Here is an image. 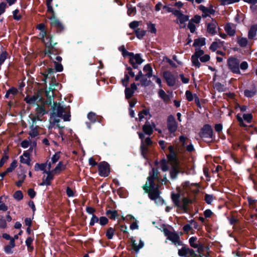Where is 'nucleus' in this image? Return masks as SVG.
Instances as JSON below:
<instances>
[{
	"mask_svg": "<svg viewBox=\"0 0 257 257\" xmlns=\"http://www.w3.org/2000/svg\"><path fill=\"white\" fill-rule=\"evenodd\" d=\"M50 121L52 127L56 126L59 128H63L65 126L62 122V118L64 121H70V112L69 109L65 105H62L59 102H53L52 106Z\"/></svg>",
	"mask_w": 257,
	"mask_h": 257,
	"instance_id": "obj_1",
	"label": "nucleus"
},
{
	"mask_svg": "<svg viewBox=\"0 0 257 257\" xmlns=\"http://www.w3.org/2000/svg\"><path fill=\"white\" fill-rule=\"evenodd\" d=\"M171 198L176 206L182 208L185 212H187L188 204L191 203V201L188 199L187 196H185V195H181L179 193L176 194L172 193Z\"/></svg>",
	"mask_w": 257,
	"mask_h": 257,
	"instance_id": "obj_2",
	"label": "nucleus"
},
{
	"mask_svg": "<svg viewBox=\"0 0 257 257\" xmlns=\"http://www.w3.org/2000/svg\"><path fill=\"white\" fill-rule=\"evenodd\" d=\"M148 188V183L144 184L143 186L145 192L148 193L149 198L151 200H154L156 204L162 205L164 201L160 196L161 192L159 188L150 189Z\"/></svg>",
	"mask_w": 257,
	"mask_h": 257,
	"instance_id": "obj_3",
	"label": "nucleus"
},
{
	"mask_svg": "<svg viewBox=\"0 0 257 257\" xmlns=\"http://www.w3.org/2000/svg\"><path fill=\"white\" fill-rule=\"evenodd\" d=\"M199 137L205 142L210 143L215 139L213 129L210 124H206L201 128Z\"/></svg>",
	"mask_w": 257,
	"mask_h": 257,
	"instance_id": "obj_4",
	"label": "nucleus"
},
{
	"mask_svg": "<svg viewBox=\"0 0 257 257\" xmlns=\"http://www.w3.org/2000/svg\"><path fill=\"white\" fill-rule=\"evenodd\" d=\"M240 61L234 56H230L227 60V66L228 69L233 74H241L239 69Z\"/></svg>",
	"mask_w": 257,
	"mask_h": 257,
	"instance_id": "obj_5",
	"label": "nucleus"
},
{
	"mask_svg": "<svg viewBox=\"0 0 257 257\" xmlns=\"http://www.w3.org/2000/svg\"><path fill=\"white\" fill-rule=\"evenodd\" d=\"M159 172L158 169H156L155 168H153L152 169V174H150V175L148 177L147 181L146 183H148V188L154 189V188H159V186L158 185H156L155 181L157 180L159 181L158 174Z\"/></svg>",
	"mask_w": 257,
	"mask_h": 257,
	"instance_id": "obj_6",
	"label": "nucleus"
},
{
	"mask_svg": "<svg viewBox=\"0 0 257 257\" xmlns=\"http://www.w3.org/2000/svg\"><path fill=\"white\" fill-rule=\"evenodd\" d=\"M48 111L45 110L43 105H40L37 104V107L36 109V114L32 117V127H34V125L36 123L38 120L41 121V117L45 114L47 113Z\"/></svg>",
	"mask_w": 257,
	"mask_h": 257,
	"instance_id": "obj_7",
	"label": "nucleus"
},
{
	"mask_svg": "<svg viewBox=\"0 0 257 257\" xmlns=\"http://www.w3.org/2000/svg\"><path fill=\"white\" fill-rule=\"evenodd\" d=\"M53 36L51 35L48 36L46 38V39L48 40L47 42L46 43V50L45 51V54H48L50 58L52 60V57L51 56L52 54L54 53L55 49L54 46L57 44V43H53L52 41Z\"/></svg>",
	"mask_w": 257,
	"mask_h": 257,
	"instance_id": "obj_8",
	"label": "nucleus"
},
{
	"mask_svg": "<svg viewBox=\"0 0 257 257\" xmlns=\"http://www.w3.org/2000/svg\"><path fill=\"white\" fill-rule=\"evenodd\" d=\"M42 97L41 93L39 92H37L33 96H27L25 98V100L27 103L30 104H36L37 105L38 102L42 101Z\"/></svg>",
	"mask_w": 257,
	"mask_h": 257,
	"instance_id": "obj_9",
	"label": "nucleus"
},
{
	"mask_svg": "<svg viewBox=\"0 0 257 257\" xmlns=\"http://www.w3.org/2000/svg\"><path fill=\"white\" fill-rule=\"evenodd\" d=\"M205 247L201 242L194 243V257H202L204 255Z\"/></svg>",
	"mask_w": 257,
	"mask_h": 257,
	"instance_id": "obj_10",
	"label": "nucleus"
},
{
	"mask_svg": "<svg viewBox=\"0 0 257 257\" xmlns=\"http://www.w3.org/2000/svg\"><path fill=\"white\" fill-rule=\"evenodd\" d=\"M167 126L169 131L171 133H174L177 130V124L175 117L172 115L168 116Z\"/></svg>",
	"mask_w": 257,
	"mask_h": 257,
	"instance_id": "obj_11",
	"label": "nucleus"
},
{
	"mask_svg": "<svg viewBox=\"0 0 257 257\" xmlns=\"http://www.w3.org/2000/svg\"><path fill=\"white\" fill-rule=\"evenodd\" d=\"M51 21L52 27L57 29L58 31L61 32L64 30V27L61 22L56 17H51L49 18Z\"/></svg>",
	"mask_w": 257,
	"mask_h": 257,
	"instance_id": "obj_12",
	"label": "nucleus"
},
{
	"mask_svg": "<svg viewBox=\"0 0 257 257\" xmlns=\"http://www.w3.org/2000/svg\"><path fill=\"white\" fill-rule=\"evenodd\" d=\"M98 171L101 175L107 176L109 172V165L106 162L101 163L98 166Z\"/></svg>",
	"mask_w": 257,
	"mask_h": 257,
	"instance_id": "obj_13",
	"label": "nucleus"
},
{
	"mask_svg": "<svg viewBox=\"0 0 257 257\" xmlns=\"http://www.w3.org/2000/svg\"><path fill=\"white\" fill-rule=\"evenodd\" d=\"M198 9L202 11V17L206 18L209 16L210 15H214L215 11L214 10L208 9V8L205 7L203 5H200L198 6Z\"/></svg>",
	"mask_w": 257,
	"mask_h": 257,
	"instance_id": "obj_14",
	"label": "nucleus"
},
{
	"mask_svg": "<svg viewBox=\"0 0 257 257\" xmlns=\"http://www.w3.org/2000/svg\"><path fill=\"white\" fill-rule=\"evenodd\" d=\"M164 77L169 86H174L175 84V79L172 74L168 71L164 73Z\"/></svg>",
	"mask_w": 257,
	"mask_h": 257,
	"instance_id": "obj_15",
	"label": "nucleus"
},
{
	"mask_svg": "<svg viewBox=\"0 0 257 257\" xmlns=\"http://www.w3.org/2000/svg\"><path fill=\"white\" fill-rule=\"evenodd\" d=\"M131 243L132 249L136 252H138L141 248L143 247L144 245V243L143 241L140 240L139 244H138L136 242V240L133 238L131 239Z\"/></svg>",
	"mask_w": 257,
	"mask_h": 257,
	"instance_id": "obj_16",
	"label": "nucleus"
},
{
	"mask_svg": "<svg viewBox=\"0 0 257 257\" xmlns=\"http://www.w3.org/2000/svg\"><path fill=\"white\" fill-rule=\"evenodd\" d=\"M178 254L181 256H186L189 254L192 255L193 254V252L186 245H183L182 248L181 249H179Z\"/></svg>",
	"mask_w": 257,
	"mask_h": 257,
	"instance_id": "obj_17",
	"label": "nucleus"
},
{
	"mask_svg": "<svg viewBox=\"0 0 257 257\" xmlns=\"http://www.w3.org/2000/svg\"><path fill=\"white\" fill-rule=\"evenodd\" d=\"M232 27H234V25L230 23H227L226 24L224 27V30L227 33V35L229 36H233L236 32L234 28H232Z\"/></svg>",
	"mask_w": 257,
	"mask_h": 257,
	"instance_id": "obj_18",
	"label": "nucleus"
},
{
	"mask_svg": "<svg viewBox=\"0 0 257 257\" xmlns=\"http://www.w3.org/2000/svg\"><path fill=\"white\" fill-rule=\"evenodd\" d=\"M217 23L216 21L214 23H210L207 24V31L208 33L212 35H214L217 33L216 29Z\"/></svg>",
	"mask_w": 257,
	"mask_h": 257,
	"instance_id": "obj_19",
	"label": "nucleus"
},
{
	"mask_svg": "<svg viewBox=\"0 0 257 257\" xmlns=\"http://www.w3.org/2000/svg\"><path fill=\"white\" fill-rule=\"evenodd\" d=\"M168 239L171 240L176 245L181 244L179 236L176 233H169L168 236Z\"/></svg>",
	"mask_w": 257,
	"mask_h": 257,
	"instance_id": "obj_20",
	"label": "nucleus"
},
{
	"mask_svg": "<svg viewBox=\"0 0 257 257\" xmlns=\"http://www.w3.org/2000/svg\"><path fill=\"white\" fill-rule=\"evenodd\" d=\"M172 166V170L170 172V176L172 179H174L176 178L178 173H179L178 168L177 166V161L176 163L171 162Z\"/></svg>",
	"mask_w": 257,
	"mask_h": 257,
	"instance_id": "obj_21",
	"label": "nucleus"
},
{
	"mask_svg": "<svg viewBox=\"0 0 257 257\" xmlns=\"http://www.w3.org/2000/svg\"><path fill=\"white\" fill-rule=\"evenodd\" d=\"M204 188L199 183H194V203L195 201V199L197 196L195 194H198L199 193L203 192Z\"/></svg>",
	"mask_w": 257,
	"mask_h": 257,
	"instance_id": "obj_22",
	"label": "nucleus"
},
{
	"mask_svg": "<svg viewBox=\"0 0 257 257\" xmlns=\"http://www.w3.org/2000/svg\"><path fill=\"white\" fill-rule=\"evenodd\" d=\"M130 62L131 63L135 62L137 64H141L143 62V60L140 56V54H134L133 53L131 57H130Z\"/></svg>",
	"mask_w": 257,
	"mask_h": 257,
	"instance_id": "obj_23",
	"label": "nucleus"
},
{
	"mask_svg": "<svg viewBox=\"0 0 257 257\" xmlns=\"http://www.w3.org/2000/svg\"><path fill=\"white\" fill-rule=\"evenodd\" d=\"M169 150L170 152V154L168 156V159L170 162L176 163L177 161L176 158V154L174 150L173 146H170L169 147Z\"/></svg>",
	"mask_w": 257,
	"mask_h": 257,
	"instance_id": "obj_24",
	"label": "nucleus"
},
{
	"mask_svg": "<svg viewBox=\"0 0 257 257\" xmlns=\"http://www.w3.org/2000/svg\"><path fill=\"white\" fill-rule=\"evenodd\" d=\"M256 93V89L255 86L253 84L251 90L245 89L244 91V95L245 97L251 98L254 96Z\"/></svg>",
	"mask_w": 257,
	"mask_h": 257,
	"instance_id": "obj_25",
	"label": "nucleus"
},
{
	"mask_svg": "<svg viewBox=\"0 0 257 257\" xmlns=\"http://www.w3.org/2000/svg\"><path fill=\"white\" fill-rule=\"evenodd\" d=\"M44 173L47 174L48 176L45 180L40 183L41 186L49 185H50V181L53 179V175L52 173L50 171H45Z\"/></svg>",
	"mask_w": 257,
	"mask_h": 257,
	"instance_id": "obj_26",
	"label": "nucleus"
},
{
	"mask_svg": "<svg viewBox=\"0 0 257 257\" xmlns=\"http://www.w3.org/2000/svg\"><path fill=\"white\" fill-rule=\"evenodd\" d=\"M143 130L145 134L149 136L151 135L153 132V128L148 121H147L143 125Z\"/></svg>",
	"mask_w": 257,
	"mask_h": 257,
	"instance_id": "obj_27",
	"label": "nucleus"
},
{
	"mask_svg": "<svg viewBox=\"0 0 257 257\" xmlns=\"http://www.w3.org/2000/svg\"><path fill=\"white\" fill-rule=\"evenodd\" d=\"M257 31V24L252 25L248 31V38L252 39L256 36Z\"/></svg>",
	"mask_w": 257,
	"mask_h": 257,
	"instance_id": "obj_28",
	"label": "nucleus"
},
{
	"mask_svg": "<svg viewBox=\"0 0 257 257\" xmlns=\"http://www.w3.org/2000/svg\"><path fill=\"white\" fill-rule=\"evenodd\" d=\"M30 154L28 152H25L23 155L20 157V161L22 163L30 165Z\"/></svg>",
	"mask_w": 257,
	"mask_h": 257,
	"instance_id": "obj_29",
	"label": "nucleus"
},
{
	"mask_svg": "<svg viewBox=\"0 0 257 257\" xmlns=\"http://www.w3.org/2000/svg\"><path fill=\"white\" fill-rule=\"evenodd\" d=\"M205 38H197L194 40V47H202L205 45Z\"/></svg>",
	"mask_w": 257,
	"mask_h": 257,
	"instance_id": "obj_30",
	"label": "nucleus"
},
{
	"mask_svg": "<svg viewBox=\"0 0 257 257\" xmlns=\"http://www.w3.org/2000/svg\"><path fill=\"white\" fill-rule=\"evenodd\" d=\"M18 93V90L17 89L15 88H12L10 89H9L5 97L6 98H9L10 99H12L14 98L15 95H16Z\"/></svg>",
	"mask_w": 257,
	"mask_h": 257,
	"instance_id": "obj_31",
	"label": "nucleus"
},
{
	"mask_svg": "<svg viewBox=\"0 0 257 257\" xmlns=\"http://www.w3.org/2000/svg\"><path fill=\"white\" fill-rule=\"evenodd\" d=\"M237 43L241 47H245L247 45L248 40L246 38L238 36L237 38Z\"/></svg>",
	"mask_w": 257,
	"mask_h": 257,
	"instance_id": "obj_32",
	"label": "nucleus"
},
{
	"mask_svg": "<svg viewBox=\"0 0 257 257\" xmlns=\"http://www.w3.org/2000/svg\"><path fill=\"white\" fill-rule=\"evenodd\" d=\"M189 20V17L188 16H186L184 15H182L181 17H180L177 20V23H179L180 24L181 28H184L185 27V25L184 23L186 22H187Z\"/></svg>",
	"mask_w": 257,
	"mask_h": 257,
	"instance_id": "obj_33",
	"label": "nucleus"
},
{
	"mask_svg": "<svg viewBox=\"0 0 257 257\" xmlns=\"http://www.w3.org/2000/svg\"><path fill=\"white\" fill-rule=\"evenodd\" d=\"M143 71L146 73L145 76L150 78L152 76V68L150 64L146 65L144 67Z\"/></svg>",
	"mask_w": 257,
	"mask_h": 257,
	"instance_id": "obj_34",
	"label": "nucleus"
},
{
	"mask_svg": "<svg viewBox=\"0 0 257 257\" xmlns=\"http://www.w3.org/2000/svg\"><path fill=\"white\" fill-rule=\"evenodd\" d=\"M215 199L216 197L213 194H205L204 200L205 202L208 204H211L213 201Z\"/></svg>",
	"mask_w": 257,
	"mask_h": 257,
	"instance_id": "obj_35",
	"label": "nucleus"
},
{
	"mask_svg": "<svg viewBox=\"0 0 257 257\" xmlns=\"http://www.w3.org/2000/svg\"><path fill=\"white\" fill-rule=\"evenodd\" d=\"M219 43L217 42H213L211 44L209 49L213 52H215L218 47H220V45H222L223 42L221 41L220 40H218Z\"/></svg>",
	"mask_w": 257,
	"mask_h": 257,
	"instance_id": "obj_36",
	"label": "nucleus"
},
{
	"mask_svg": "<svg viewBox=\"0 0 257 257\" xmlns=\"http://www.w3.org/2000/svg\"><path fill=\"white\" fill-rule=\"evenodd\" d=\"M65 169V166L62 162H60L55 167V168L51 172L55 174L59 173L61 171Z\"/></svg>",
	"mask_w": 257,
	"mask_h": 257,
	"instance_id": "obj_37",
	"label": "nucleus"
},
{
	"mask_svg": "<svg viewBox=\"0 0 257 257\" xmlns=\"http://www.w3.org/2000/svg\"><path fill=\"white\" fill-rule=\"evenodd\" d=\"M15 243L14 239H11L10 240V244L5 247V251L7 253H11L12 252L11 249L12 248L15 247Z\"/></svg>",
	"mask_w": 257,
	"mask_h": 257,
	"instance_id": "obj_38",
	"label": "nucleus"
},
{
	"mask_svg": "<svg viewBox=\"0 0 257 257\" xmlns=\"http://www.w3.org/2000/svg\"><path fill=\"white\" fill-rule=\"evenodd\" d=\"M60 158V154L59 153H56L54 155H53L51 158V162H50L48 164L49 170L50 169L51 167V164H54Z\"/></svg>",
	"mask_w": 257,
	"mask_h": 257,
	"instance_id": "obj_39",
	"label": "nucleus"
},
{
	"mask_svg": "<svg viewBox=\"0 0 257 257\" xmlns=\"http://www.w3.org/2000/svg\"><path fill=\"white\" fill-rule=\"evenodd\" d=\"M135 33L137 38L141 39L145 35L146 31L140 29H137L135 30Z\"/></svg>",
	"mask_w": 257,
	"mask_h": 257,
	"instance_id": "obj_40",
	"label": "nucleus"
},
{
	"mask_svg": "<svg viewBox=\"0 0 257 257\" xmlns=\"http://www.w3.org/2000/svg\"><path fill=\"white\" fill-rule=\"evenodd\" d=\"M106 214L109 216V217L110 219H114L115 218V217L117 216V211H111L110 210H107L106 212Z\"/></svg>",
	"mask_w": 257,
	"mask_h": 257,
	"instance_id": "obj_41",
	"label": "nucleus"
},
{
	"mask_svg": "<svg viewBox=\"0 0 257 257\" xmlns=\"http://www.w3.org/2000/svg\"><path fill=\"white\" fill-rule=\"evenodd\" d=\"M134 93V91L130 88L126 87L125 89V95L126 99L130 98Z\"/></svg>",
	"mask_w": 257,
	"mask_h": 257,
	"instance_id": "obj_42",
	"label": "nucleus"
},
{
	"mask_svg": "<svg viewBox=\"0 0 257 257\" xmlns=\"http://www.w3.org/2000/svg\"><path fill=\"white\" fill-rule=\"evenodd\" d=\"M204 51L203 50H201L200 48H196L195 52L194 54L195 55V58H199L202 56L204 55Z\"/></svg>",
	"mask_w": 257,
	"mask_h": 257,
	"instance_id": "obj_43",
	"label": "nucleus"
},
{
	"mask_svg": "<svg viewBox=\"0 0 257 257\" xmlns=\"http://www.w3.org/2000/svg\"><path fill=\"white\" fill-rule=\"evenodd\" d=\"M159 96L166 102L169 100L170 98L168 95L166 94L165 91L163 90H161L159 92Z\"/></svg>",
	"mask_w": 257,
	"mask_h": 257,
	"instance_id": "obj_44",
	"label": "nucleus"
},
{
	"mask_svg": "<svg viewBox=\"0 0 257 257\" xmlns=\"http://www.w3.org/2000/svg\"><path fill=\"white\" fill-rule=\"evenodd\" d=\"M141 150L142 155L144 157H145V156L148 152V148L146 146L144 145L143 141H142V142H141Z\"/></svg>",
	"mask_w": 257,
	"mask_h": 257,
	"instance_id": "obj_45",
	"label": "nucleus"
},
{
	"mask_svg": "<svg viewBox=\"0 0 257 257\" xmlns=\"http://www.w3.org/2000/svg\"><path fill=\"white\" fill-rule=\"evenodd\" d=\"M14 197L16 200L20 201L23 198V195L21 191H17L14 194Z\"/></svg>",
	"mask_w": 257,
	"mask_h": 257,
	"instance_id": "obj_46",
	"label": "nucleus"
},
{
	"mask_svg": "<svg viewBox=\"0 0 257 257\" xmlns=\"http://www.w3.org/2000/svg\"><path fill=\"white\" fill-rule=\"evenodd\" d=\"M243 118L247 123H250L252 121L253 116L251 113L243 114Z\"/></svg>",
	"mask_w": 257,
	"mask_h": 257,
	"instance_id": "obj_47",
	"label": "nucleus"
},
{
	"mask_svg": "<svg viewBox=\"0 0 257 257\" xmlns=\"http://www.w3.org/2000/svg\"><path fill=\"white\" fill-rule=\"evenodd\" d=\"M50 78L51 79V81L48 89L50 90H54L55 89V87L58 85V83L56 82L54 77H52Z\"/></svg>",
	"mask_w": 257,
	"mask_h": 257,
	"instance_id": "obj_48",
	"label": "nucleus"
},
{
	"mask_svg": "<svg viewBox=\"0 0 257 257\" xmlns=\"http://www.w3.org/2000/svg\"><path fill=\"white\" fill-rule=\"evenodd\" d=\"M147 76H144L143 78H142L141 80V84L142 86H148L151 83V81L149 80H148L147 78H146Z\"/></svg>",
	"mask_w": 257,
	"mask_h": 257,
	"instance_id": "obj_49",
	"label": "nucleus"
},
{
	"mask_svg": "<svg viewBox=\"0 0 257 257\" xmlns=\"http://www.w3.org/2000/svg\"><path fill=\"white\" fill-rule=\"evenodd\" d=\"M114 229L112 227L109 228L106 232V235L108 239H111L114 234Z\"/></svg>",
	"mask_w": 257,
	"mask_h": 257,
	"instance_id": "obj_50",
	"label": "nucleus"
},
{
	"mask_svg": "<svg viewBox=\"0 0 257 257\" xmlns=\"http://www.w3.org/2000/svg\"><path fill=\"white\" fill-rule=\"evenodd\" d=\"M46 167V165L45 164H36L35 166V169L36 171H38L40 170H42V171H44V172H45V171H46L45 170Z\"/></svg>",
	"mask_w": 257,
	"mask_h": 257,
	"instance_id": "obj_51",
	"label": "nucleus"
},
{
	"mask_svg": "<svg viewBox=\"0 0 257 257\" xmlns=\"http://www.w3.org/2000/svg\"><path fill=\"white\" fill-rule=\"evenodd\" d=\"M17 166V162L14 160L11 164L10 166L7 169V172L10 173L13 171V170Z\"/></svg>",
	"mask_w": 257,
	"mask_h": 257,
	"instance_id": "obj_52",
	"label": "nucleus"
},
{
	"mask_svg": "<svg viewBox=\"0 0 257 257\" xmlns=\"http://www.w3.org/2000/svg\"><path fill=\"white\" fill-rule=\"evenodd\" d=\"M199 59L201 62L205 63L210 60V57L208 54H205L200 57Z\"/></svg>",
	"mask_w": 257,
	"mask_h": 257,
	"instance_id": "obj_53",
	"label": "nucleus"
},
{
	"mask_svg": "<svg viewBox=\"0 0 257 257\" xmlns=\"http://www.w3.org/2000/svg\"><path fill=\"white\" fill-rule=\"evenodd\" d=\"M240 0H222L221 4L222 5H229L235 3H237Z\"/></svg>",
	"mask_w": 257,
	"mask_h": 257,
	"instance_id": "obj_54",
	"label": "nucleus"
},
{
	"mask_svg": "<svg viewBox=\"0 0 257 257\" xmlns=\"http://www.w3.org/2000/svg\"><path fill=\"white\" fill-rule=\"evenodd\" d=\"M248 67V64L246 61H242L239 63V69L242 70H246Z\"/></svg>",
	"mask_w": 257,
	"mask_h": 257,
	"instance_id": "obj_55",
	"label": "nucleus"
},
{
	"mask_svg": "<svg viewBox=\"0 0 257 257\" xmlns=\"http://www.w3.org/2000/svg\"><path fill=\"white\" fill-rule=\"evenodd\" d=\"M32 241L33 239L31 237H28L26 240V245L31 250L33 249V247L31 245Z\"/></svg>",
	"mask_w": 257,
	"mask_h": 257,
	"instance_id": "obj_56",
	"label": "nucleus"
},
{
	"mask_svg": "<svg viewBox=\"0 0 257 257\" xmlns=\"http://www.w3.org/2000/svg\"><path fill=\"white\" fill-rule=\"evenodd\" d=\"M87 117L92 122H94L96 121L95 114L93 112H89L88 114Z\"/></svg>",
	"mask_w": 257,
	"mask_h": 257,
	"instance_id": "obj_57",
	"label": "nucleus"
},
{
	"mask_svg": "<svg viewBox=\"0 0 257 257\" xmlns=\"http://www.w3.org/2000/svg\"><path fill=\"white\" fill-rule=\"evenodd\" d=\"M213 214V213L209 209H207L204 211V215L206 218H210Z\"/></svg>",
	"mask_w": 257,
	"mask_h": 257,
	"instance_id": "obj_58",
	"label": "nucleus"
},
{
	"mask_svg": "<svg viewBox=\"0 0 257 257\" xmlns=\"http://www.w3.org/2000/svg\"><path fill=\"white\" fill-rule=\"evenodd\" d=\"M161 168L163 171H166L168 170L169 167L168 164L165 160H162L161 161Z\"/></svg>",
	"mask_w": 257,
	"mask_h": 257,
	"instance_id": "obj_59",
	"label": "nucleus"
},
{
	"mask_svg": "<svg viewBox=\"0 0 257 257\" xmlns=\"http://www.w3.org/2000/svg\"><path fill=\"white\" fill-rule=\"evenodd\" d=\"M7 53L6 52H3L0 55V65H2L5 61L7 56Z\"/></svg>",
	"mask_w": 257,
	"mask_h": 257,
	"instance_id": "obj_60",
	"label": "nucleus"
},
{
	"mask_svg": "<svg viewBox=\"0 0 257 257\" xmlns=\"http://www.w3.org/2000/svg\"><path fill=\"white\" fill-rule=\"evenodd\" d=\"M30 136L33 138L37 137L38 135V133L36 128H33L29 133Z\"/></svg>",
	"mask_w": 257,
	"mask_h": 257,
	"instance_id": "obj_61",
	"label": "nucleus"
},
{
	"mask_svg": "<svg viewBox=\"0 0 257 257\" xmlns=\"http://www.w3.org/2000/svg\"><path fill=\"white\" fill-rule=\"evenodd\" d=\"M54 63H55V69L57 71L60 72V71H62L63 66L60 63H59L58 62H57L56 61H54Z\"/></svg>",
	"mask_w": 257,
	"mask_h": 257,
	"instance_id": "obj_62",
	"label": "nucleus"
},
{
	"mask_svg": "<svg viewBox=\"0 0 257 257\" xmlns=\"http://www.w3.org/2000/svg\"><path fill=\"white\" fill-rule=\"evenodd\" d=\"M99 223L101 225H104L108 223V219L105 217H101L99 219Z\"/></svg>",
	"mask_w": 257,
	"mask_h": 257,
	"instance_id": "obj_63",
	"label": "nucleus"
},
{
	"mask_svg": "<svg viewBox=\"0 0 257 257\" xmlns=\"http://www.w3.org/2000/svg\"><path fill=\"white\" fill-rule=\"evenodd\" d=\"M192 228V224L191 223L185 225L183 227L184 232H186L187 233H188L189 231H191Z\"/></svg>",
	"mask_w": 257,
	"mask_h": 257,
	"instance_id": "obj_64",
	"label": "nucleus"
}]
</instances>
